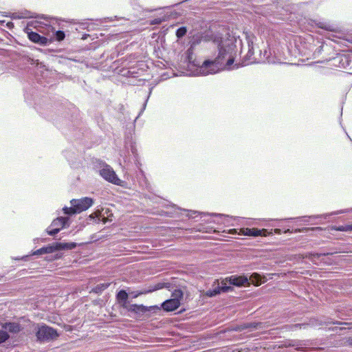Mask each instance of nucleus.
<instances>
[{"mask_svg": "<svg viewBox=\"0 0 352 352\" xmlns=\"http://www.w3.org/2000/svg\"><path fill=\"white\" fill-rule=\"evenodd\" d=\"M210 39V35L201 32L190 37V46L182 55L179 63V67L185 69L188 76H208L231 68L235 60L236 47L231 41L218 45L217 56L206 58L201 63L196 59L194 54L195 47L201 41H209Z\"/></svg>", "mask_w": 352, "mask_h": 352, "instance_id": "nucleus-3", "label": "nucleus"}, {"mask_svg": "<svg viewBox=\"0 0 352 352\" xmlns=\"http://www.w3.org/2000/svg\"><path fill=\"white\" fill-rule=\"evenodd\" d=\"M76 246V243H56L55 247L49 246L46 248H42L39 250L34 252L33 255H40L46 253L53 252L55 250L67 249L72 250Z\"/></svg>", "mask_w": 352, "mask_h": 352, "instance_id": "nucleus-14", "label": "nucleus"}, {"mask_svg": "<svg viewBox=\"0 0 352 352\" xmlns=\"http://www.w3.org/2000/svg\"><path fill=\"white\" fill-rule=\"evenodd\" d=\"M258 327V323L255 322H250L245 323L241 325L238 326L234 329L236 331H242L246 329H256Z\"/></svg>", "mask_w": 352, "mask_h": 352, "instance_id": "nucleus-28", "label": "nucleus"}, {"mask_svg": "<svg viewBox=\"0 0 352 352\" xmlns=\"http://www.w3.org/2000/svg\"><path fill=\"white\" fill-rule=\"evenodd\" d=\"M89 242H91V243L97 242V240L89 241Z\"/></svg>", "mask_w": 352, "mask_h": 352, "instance_id": "nucleus-46", "label": "nucleus"}, {"mask_svg": "<svg viewBox=\"0 0 352 352\" xmlns=\"http://www.w3.org/2000/svg\"><path fill=\"white\" fill-rule=\"evenodd\" d=\"M346 342L349 345H352V338H349Z\"/></svg>", "mask_w": 352, "mask_h": 352, "instance_id": "nucleus-41", "label": "nucleus"}, {"mask_svg": "<svg viewBox=\"0 0 352 352\" xmlns=\"http://www.w3.org/2000/svg\"><path fill=\"white\" fill-rule=\"evenodd\" d=\"M70 220L67 217H58L54 219L51 225L45 230L47 234L55 236L60 230L69 226Z\"/></svg>", "mask_w": 352, "mask_h": 352, "instance_id": "nucleus-8", "label": "nucleus"}, {"mask_svg": "<svg viewBox=\"0 0 352 352\" xmlns=\"http://www.w3.org/2000/svg\"><path fill=\"white\" fill-rule=\"evenodd\" d=\"M329 60L332 61L333 65L341 69H350L352 67V57L349 54H338Z\"/></svg>", "mask_w": 352, "mask_h": 352, "instance_id": "nucleus-12", "label": "nucleus"}, {"mask_svg": "<svg viewBox=\"0 0 352 352\" xmlns=\"http://www.w3.org/2000/svg\"><path fill=\"white\" fill-rule=\"evenodd\" d=\"M248 52L247 54L245 55V60H250L251 57L254 54L253 42L248 40Z\"/></svg>", "mask_w": 352, "mask_h": 352, "instance_id": "nucleus-30", "label": "nucleus"}, {"mask_svg": "<svg viewBox=\"0 0 352 352\" xmlns=\"http://www.w3.org/2000/svg\"><path fill=\"white\" fill-rule=\"evenodd\" d=\"M263 56L266 58V59H268L269 58V54H268V52L267 50H265L264 52H263Z\"/></svg>", "mask_w": 352, "mask_h": 352, "instance_id": "nucleus-39", "label": "nucleus"}, {"mask_svg": "<svg viewBox=\"0 0 352 352\" xmlns=\"http://www.w3.org/2000/svg\"><path fill=\"white\" fill-rule=\"evenodd\" d=\"M109 285H110L109 283L98 284L91 289V292H94L96 294H100L104 289L108 288L109 287Z\"/></svg>", "mask_w": 352, "mask_h": 352, "instance_id": "nucleus-26", "label": "nucleus"}, {"mask_svg": "<svg viewBox=\"0 0 352 352\" xmlns=\"http://www.w3.org/2000/svg\"><path fill=\"white\" fill-rule=\"evenodd\" d=\"M10 338L9 334L3 330H0V344L5 342Z\"/></svg>", "mask_w": 352, "mask_h": 352, "instance_id": "nucleus-34", "label": "nucleus"}, {"mask_svg": "<svg viewBox=\"0 0 352 352\" xmlns=\"http://www.w3.org/2000/svg\"><path fill=\"white\" fill-rule=\"evenodd\" d=\"M2 327L12 333H18L21 330L20 325L15 322H6Z\"/></svg>", "mask_w": 352, "mask_h": 352, "instance_id": "nucleus-24", "label": "nucleus"}, {"mask_svg": "<svg viewBox=\"0 0 352 352\" xmlns=\"http://www.w3.org/2000/svg\"><path fill=\"white\" fill-rule=\"evenodd\" d=\"M230 289L228 286H217L214 289H209L206 292V296L213 297L219 294L221 292H226Z\"/></svg>", "mask_w": 352, "mask_h": 352, "instance_id": "nucleus-20", "label": "nucleus"}, {"mask_svg": "<svg viewBox=\"0 0 352 352\" xmlns=\"http://www.w3.org/2000/svg\"><path fill=\"white\" fill-rule=\"evenodd\" d=\"M158 214L161 216L166 217V210H160L158 212Z\"/></svg>", "mask_w": 352, "mask_h": 352, "instance_id": "nucleus-38", "label": "nucleus"}, {"mask_svg": "<svg viewBox=\"0 0 352 352\" xmlns=\"http://www.w3.org/2000/svg\"><path fill=\"white\" fill-rule=\"evenodd\" d=\"M152 89L153 88L151 87L150 89H149V92H148V96H146V98L145 99L143 104H142V109H140L138 116L135 118L134 120V122H135V120L141 116V114L144 112V111L145 110L146 107V104H147V102L149 99V97L151 94V92H152Z\"/></svg>", "mask_w": 352, "mask_h": 352, "instance_id": "nucleus-31", "label": "nucleus"}, {"mask_svg": "<svg viewBox=\"0 0 352 352\" xmlns=\"http://www.w3.org/2000/svg\"><path fill=\"white\" fill-rule=\"evenodd\" d=\"M94 121L102 131H107L108 125L104 122L103 117L101 113H96L94 115Z\"/></svg>", "mask_w": 352, "mask_h": 352, "instance_id": "nucleus-22", "label": "nucleus"}, {"mask_svg": "<svg viewBox=\"0 0 352 352\" xmlns=\"http://www.w3.org/2000/svg\"><path fill=\"white\" fill-rule=\"evenodd\" d=\"M331 231H340L347 233H352V222L351 223L331 227Z\"/></svg>", "mask_w": 352, "mask_h": 352, "instance_id": "nucleus-23", "label": "nucleus"}, {"mask_svg": "<svg viewBox=\"0 0 352 352\" xmlns=\"http://www.w3.org/2000/svg\"><path fill=\"white\" fill-rule=\"evenodd\" d=\"M346 135H347V137L350 139V140L352 142V140H351V138H350L349 135H348V134H347Z\"/></svg>", "mask_w": 352, "mask_h": 352, "instance_id": "nucleus-47", "label": "nucleus"}, {"mask_svg": "<svg viewBox=\"0 0 352 352\" xmlns=\"http://www.w3.org/2000/svg\"><path fill=\"white\" fill-rule=\"evenodd\" d=\"M304 325H305V324H295L289 326L288 329H290V330H293V329H296V328H301L302 326H304Z\"/></svg>", "mask_w": 352, "mask_h": 352, "instance_id": "nucleus-37", "label": "nucleus"}, {"mask_svg": "<svg viewBox=\"0 0 352 352\" xmlns=\"http://www.w3.org/2000/svg\"><path fill=\"white\" fill-rule=\"evenodd\" d=\"M100 175L107 182L121 187H125L126 182L120 179L111 166L104 164L99 170Z\"/></svg>", "mask_w": 352, "mask_h": 352, "instance_id": "nucleus-7", "label": "nucleus"}, {"mask_svg": "<svg viewBox=\"0 0 352 352\" xmlns=\"http://www.w3.org/2000/svg\"><path fill=\"white\" fill-rule=\"evenodd\" d=\"M39 238H36L33 240V242H39Z\"/></svg>", "mask_w": 352, "mask_h": 352, "instance_id": "nucleus-44", "label": "nucleus"}, {"mask_svg": "<svg viewBox=\"0 0 352 352\" xmlns=\"http://www.w3.org/2000/svg\"><path fill=\"white\" fill-rule=\"evenodd\" d=\"M74 204H71V206L68 207V206H64L62 209L63 210V212L64 213V214H65L68 218V217H71L74 214H76V210H74Z\"/></svg>", "mask_w": 352, "mask_h": 352, "instance_id": "nucleus-27", "label": "nucleus"}, {"mask_svg": "<svg viewBox=\"0 0 352 352\" xmlns=\"http://www.w3.org/2000/svg\"><path fill=\"white\" fill-rule=\"evenodd\" d=\"M94 203V199L89 197H85L81 199H73L70 201V204H74L76 214L87 210L93 206Z\"/></svg>", "mask_w": 352, "mask_h": 352, "instance_id": "nucleus-11", "label": "nucleus"}, {"mask_svg": "<svg viewBox=\"0 0 352 352\" xmlns=\"http://www.w3.org/2000/svg\"><path fill=\"white\" fill-rule=\"evenodd\" d=\"M61 242L65 243V242H67V241L66 240H63Z\"/></svg>", "mask_w": 352, "mask_h": 352, "instance_id": "nucleus-48", "label": "nucleus"}, {"mask_svg": "<svg viewBox=\"0 0 352 352\" xmlns=\"http://www.w3.org/2000/svg\"><path fill=\"white\" fill-rule=\"evenodd\" d=\"M128 294L125 290H120L116 295V298L119 302H123L122 305H127Z\"/></svg>", "mask_w": 352, "mask_h": 352, "instance_id": "nucleus-25", "label": "nucleus"}, {"mask_svg": "<svg viewBox=\"0 0 352 352\" xmlns=\"http://www.w3.org/2000/svg\"><path fill=\"white\" fill-rule=\"evenodd\" d=\"M31 66L28 67L26 85L24 87V99L29 106L44 118L52 122L63 133V125L70 122L72 129H69L75 140H82L87 137L88 129L82 121L79 109L73 104L61 99L59 96L50 97L45 94L47 90H54L55 84L50 72L44 69L45 65L38 60H32Z\"/></svg>", "mask_w": 352, "mask_h": 352, "instance_id": "nucleus-1", "label": "nucleus"}, {"mask_svg": "<svg viewBox=\"0 0 352 352\" xmlns=\"http://www.w3.org/2000/svg\"><path fill=\"white\" fill-rule=\"evenodd\" d=\"M168 285H169L168 283H158L153 285L151 287V289H150L148 292H154V291H156V290H159V289H163L164 287H168Z\"/></svg>", "mask_w": 352, "mask_h": 352, "instance_id": "nucleus-33", "label": "nucleus"}, {"mask_svg": "<svg viewBox=\"0 0 352 352\" xmlns=\"http://www.w3.org/2000/svg\"><path fill=\"white\" fill-rule=\"evenodd\" d=\"M188 32V28L186 26H181L177 29L175 32L176 36L177 39H182L184 36L186 35Z\"/></svg>", "mask_w": 352, "mask_h": 352, "instance_id": "nucleus-29", "label": "nucleus"}, {"mask_svg": "<svg viewBox=\"0 0 352 352\" xmlns=\"http://www.w3.org/2000/svg\"><path fill=\"white\" fill-rule=\"evenodd\" d=\"M124 146L125 148L128 150V151H131L132 155H133L134 161L136 162L138 161V149L136 147V143L133 140V137L131 134H126L124 137Z\"/></svg>", "mask_w": 352, "mask_h": 352, "instance_id": "nucleus-16", "label": "nucleus"}, {"mask_svg": "<svg viewBox=\"0 0 352 352\" xmlns=\"http://www.w3.org/2000/svg\"><path fill=\"white\" fill-rule=\"evenodd\" d=\"M88 36H89V34H83V35H82V39H86V38H87V37Z\"/></svg>", "mask_w": 352, "mask_h": 352, "instance_id": "nucleus-43", "label": "nucleus"}, {"mask_svg": "<svg viewBox=\"0 0 352 352\" xmlns=\"http://www.w3.org/2000/svg\"><path fill=\"white\" fill-rule=\"evenodd\" d=\"M82 150L83 148H76L72 145L63 151V154L72 168H78L82 164Z\"/></svg>", "mask_w": 352, "mask_h": 352, "instance_id": "nucleus-6", "label": "nucleus"}, {"mask_svg": "<svg viewBox=\"0 0 352 352\" xmlns=\"http://www.w3.org/2000/svg\"><path fill=\"white\" fill-rule=\"evenodd\" d=\"M118 242H123V243H125V242H134V241H132V240H130L129 241H128V240H127V239H122V240H121V241H119Z\"/></svg>", "mask_w": 352, "mask_h": 352, "instance_id": "nucleus-40", "label": "nucleus"}, {"mask_svg": "<svg viewBox=\"0 0 352 352\" xmlns=\"http://www.w3.org/2000/svg\"><path fill=\"white\" fill-rule=\"evenodd\" d=\"M30 27L37 29L42 32V29L45 30V23L38 21H29L27 25L23 28L24 32L27 34L28 39L41 46H47L51 43V39L45 36L39 34L37 32L33 31ZM44 33V30L43 31Z\"/></svg>", "mask_w": 352, "mask_h": 352, "instance_id": "nucleus-5", "label": "nucleus"}, {"mask_svg": "<svg viewBox=\"0 0 352 352\" xmlns=\"http://www.w3.org/2000/svg\"><path fill=\"white\" fill-rule=\"evenodd\" d=\"M221 242L227 243V242H232V241L230 240H228V239H222Z\"/></svg>", "mask_w": 352, "mask_h": 352, "instance_id": "nucleus-42", "label": "nucleus"}, {"mask_svg": "<svg viewBox=\"0 0 352 352\" xmlns=\"http://www.w3.org/2000/svg\"><path fill=\"white\" fill-rule=\"evenodd\" d=\"M166 203L163 204L162 206L167 209L166 217H179L180 216L185 215L188 219L199 217L202 221H208L206 217H210L211 213L184 209L168 201H166Z\"/></svg>", "mask_w": 352, "mask_h": 352, "instance_id": "nucleus-4", "label": "nucleus"}, {"mask_svg": "<svg viewBox=\"0 0 352 352\" xmlns=\"http://www.w3.org/2000/svg\"><path fill=\"white\" fill-rule=\"evenodd\" d=\"M329 230L331 231V232H330V234H332V232H333V231H331V228H329Z\"/></svg>", "mask_w": 352, "mask_h": 352, "instance_id": "nucleus-49", "label": "nucleus"}, {"mask_svg": "<svg viewBox=\"0 0 352 352\" xmlns=\"http://www.w3.org/2000/svg\"><path fill=\"white\" fill-rule=\"evenodd\" d=\"M36 336L39 341H50L56 339L58 333L54 328L43 324L38 328Z\"/></svg>", "mask_w": 352, "mask_h": 352, "instance_id": "nucleus-10", "label": "nucleus"}, {"mask_svg": "<svg viewBox=\"0 0 352 352\" xmlns=\"http://www.w3.org/2000/svg\"><path fill=\"white\" fill-rule=\"evenodd\" d=\"M328 45H324L323 43L318 45L316 44H309V50L312 52L313 58H317L322 54L324 47H327Z\"/></svg>", "mask_w": 352, "mask_h": 352, "instance_id": "nucleus-18", "label": "nucleus"}, {"mask_svg": "<svg viewBox=\"0 0 352 352\" xmlns=\"http://www.w3.org/2000/svg\"><path fill=\"white\" fill-rule=\"evenodd\" d=\"M325 324H344L348 326V329H352V322H341L340 321L335 322H324Z\"/></svg>", "mask_w": 352, "mask_h": 352, "instance_id": "nucleus-35", "label": "nucleus"}, {"mask_svg": "<svg viewBox=\"0 0 352 352\" xmlns=\"http://www.w3.org/2000/svg\"><path fill=\"white\" fill-rule=\"evenodd\" d=\"M183 298V292L180 289H175L171 296V298L165 300L162 304V308L166 311H173L181 305Z\"/></svg>", "mask_w": 352, "mask_h": 352, "instance_id": "nucleus-9", "label": "nucleus"}, {"mask_svg": "<svg viewBox=\"0 0 352 352\" xmlns=\"http://www.w3.org/2000/svg\"><path fill=\"white\" fill-rule=\"evenodd\" d=\"M89 218L91 220H93V221L96 223H98L100 221V218L95 216L94 214L89 215Z\"/></svg>", "mask_w": 352, "mask_h": 352, "instance_id": "nucleus-36", "label": "nucleus"}, {"mask_svg": "<svg viewBox=\"0 0 352 352\" xmlns=\"http://www.w3.org/2000/svg\"><path fill=\"white\" fill-rule=\"evenodd\" d=\"M227 279L230 284L237 287L249 285V279L245 276H231Z\"/></svg>", "mask_w": 352, "mask_h": 352, "instance_id": "nucleus-17", "label": "nucleus"}, {"mask_svg": "<svg viewBox=\"0 0 352 352\" xmlns=\"http://www.w3.org/2000/svg\"><path fill=\"white\" fill-rule=\"evenodd\" d=\"M12 19H30L33 18V13L27 10L23 11H19L12 13L11 14Z\"/></svg>", "mask_w": 352, "mask_h": 352, "instance_id": "nucleus-19", "label": "nucleus"}, {"mask_svg": "<svg viewBox=\"0 0 352 352\" xmlns=\"http://www.w3.org/2000/svg\"><path fill=\"white\" fill-rule=\"evenodd\" d=\"M122 306L127 309L128 311L135 313L136 314H145L147 311H157L160 310V307L155 305V306H150V307H146L143 305H137V304H132V305H122Z\"/></svg>", "mask_w": 352, "mask_h": 352, "instance_id": "nucleus-13", "label": "nucleus"}, {"mask_svg": "<svg viewBox=\"0 0 352 352\" xmlns=\"http://www.w3.org/2000/svg\"><path fill=\"white\" fill-rule=\"evenodd\" d=\"M250 280L252 281V283L256 285H258L260 284H261V276L258 274H253L250 278Z\"/></svg>", "mask_w": 352, "mask_h": 352, "instance_id": "nucleus-32", "label": "nucleus"}, {"mask_svg": "<svg viewBox=\"0 0 352 352\" xmlns=\"http://www.w3.org/2000/svg\"><path fill=\"white\" fill-rule=\"evenodd\" d=\"M350 209L338 210L331 212L324 213L316 215H305L297 217H289L285 219H248L236 216H230L222 213H211L210 217H216L218 219L213 220L214 223H223L227 226H251L253 225L264 226L270 227H282L280 224L282 221L290 222L296 221V222H302L304 224H312V221L316 219L326 220L331 217L347 213ZM322 231L320 227H311V228H302L300 229H294V228L287 226L286 227L275 228L272 229L258 228H248L241 227L239 228H230L224 232L230 236L229 238L241 239L240 236H248L250 238H264L272 236L275 234L280 235L281 234H296L305 233L309 234L313 232Z\"/></svg>", "mask_w": 352, "mask_h": 352, "instance_id": "nucleus-2", "label": "nucleus"}, {"mask_svg": "<svg viewBox=\"0 0 352 352\" xmlns=\"http://www.w3.org/2000/svg\"><path fill=\"white\" fill-rule=\"evenodd\" d=\"M123 159H124V162H126V156H124V157H123Z\"/></svg>", "mask_w": 352, "mask_h": 352, "instance_id": "nucleus-45", "label": "nucleus"}, {"mask_svg": "<svg viewBox=\"0 0 352 352\" xmlns=\"http://www.w3.org/2000/svg\"><path fill=\"white\" fill-rule=\"evenodd\" d=\"M44 34H52L51 41L52 40L60 41H63L65 37V33L63 30H56L52 25L45 23V30H44Z\"/></svg>", "mask_w": 352, "mask_h": 352, "instance_id": "nucleus-15", "label": "nucleus"}, {"mask_svg": "<svg viewBox=\"0 0 352 352\" xmlns=\"http://www.w3.org/2000/svg\"><path fill=\"white\" fill-rule=\"evenodd\" d=\"M114 19L112 17H105L102 19H89L91 21L88 25V28L92 26L91 28L94 29V25H103L105 23H110L113 21Z\"/></svg>", "mask_w": 352, "mask_h": 352, "instance_id": "nucleus-21", "label": "nucleus"}, {"mask_svg": "<svg viewBox=\"0 0 352 352\" xmlns=\"http://www.w3.org/2000/svg\"><path fill=\"white\" fill-rule=\"evenodd\" d=\"M41 242H43L44 239L41 238Z\"/></svg>", "mask_w": 352, "mask_h": 352, "instance_id": "nucleus-50", "label": "nucleus"}]
</instances>
